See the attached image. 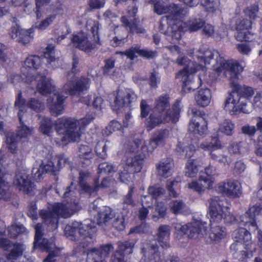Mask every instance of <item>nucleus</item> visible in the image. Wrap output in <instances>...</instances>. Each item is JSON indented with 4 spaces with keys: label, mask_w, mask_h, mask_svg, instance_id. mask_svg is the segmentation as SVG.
Returning a JSON list of instances; mask_svg holds the SVG:
<instances>
[{
    "label": "nucleus",
    "mask_w": 262,
    "mask_h": 262,
    "mask_svg": "<svg viewBox=\"0 0 262 262\" xmlns=\"http://www.w3.org/2000/svg\"><path fill=\"white\" fill-rule=\"evenodd\" d=\"M42 64L41 58L38 56L31 55L28 56L24 61L21 72L26 77V81L28 82L32 79L36 83L38 91L43 95L51 94L47 99V106L51 114L55 116L62 114L63 112V101L65 96L56 91L54 81L50 78L38 72Z\"/></svg>",
    "instance_id": "nucleus-1"
},
{
    "label": "nucleus",
    "mask_w": 262,
    "mask_h": 262,
    "mask_svg": "<svg viewBox=\"0 0 262 262\" xmlns=\"http://www.w3.org/2000/svg\"><path fill=\"white\" fill-rule=\"evenodd\" d=\"M167 130H160L155 133L150 139L143 143L136 139L132 143L129 149L132 152H138V155H127L123 169L119 173V178L124 183L129 182L134 172H139L142 168L144 158L148 156L158 146L163 145L167 136Z\"/></svg>",
    "instance_id": "nucleus-2"
},
{
    "label": "nucleus",
    "mask_w": 262,
    "mask_h": 262,
    "mask_svg": "<svg viewBox=\"0 0 262 262\" xmlns=\"http://www.w3.org/2000/svg\"><path fill=\"white\" fill-rule=\"evenodd\" d=\"M245 66L244 62L234 60H226L220 58L213 67V70L219 75L223 74L230 79V85L234 91L226 98L224 109L231 115H235L241 111L246 112L245 105L240 102L241 98L236 92L239 88L238 75L242 72Z\"/></svg>",
    "instance_id": "nucleus-3"
},
{
    "label": "nucleus",
    "mask_w": 262,
    "mask_h": 262,
    "mask_svg": "<svg viewBox=\"0 0 262 262\" xmlns=\"http://www.w3.org/2000/svg\"><path fill=\"white\" fill-rule=\"evenodd\" d=\"M194 56L199 62L197 66L195 65L196 61L188 62L185 58L180 56L177 59L179 64L185 65L184 68L177 74L176 78L182 81V89L186 92L193 90L201 84V77L200 76L196 77L198 83L195 84L192 73L199 70H202V72H204V67L210 64V60L213 58L214 53L211 50L203 48L197 51Z\"/></svg>",
    "instance_id": "nucleus-4"
},
{
    "label": "nucleus",
    "mask_w": 262,
    "mask_h": 262,
    "mask_svg": "<svg viewBox=\"0 0 262 262\" xmlns=\"http://www.w3.org/2000/svg\"><path fill=\"white\" fill-rule=\"evenodd\" d=\"M208 214L210 216V229L207 235L210 242H219L227 235L225 228L217 224L223 222L230 223L235 217L231 214L225 202L215 196L209 201Z\"/></svg>",
    "instance_id": "nucleus-5"
},
{
    "label": "nucleus",
    "mask_w": 262,
    "mask_h": 262,
    "mask_svg": "<svg viewBox=\"0 0 262 262\" xmlns=\"http://www.w3.org/2000/svg\"><path fill=\"white\" fill-rule=\"evenodd\" d=\"M169 106V97L167 95H161L156 100L154 111L146 122L149 130L163 123L178 121L183 107L181 100H177L171 108L168 110Z\"/></svg>",
    "instance_id": "nucleus-6"
},
{
    "label": "nucleus",
    "mask_w": 262,
    "mask_h": 262,
    "mask_svg": "<svg viewBox=\"0 0 262 262\" xmlns=\"http://www.w3.org/2000/svg\"><path fill=\"white\" fill-rule=\"evenodd\" d=\"M94 117L95 115L87 114L80 120L66 117L58 119L54 124L62 144L78 141L84 127L91 122Z\"/></svg>",
    "instance_id": "nucleus-7"
},
{
    "label": "nucleus",
    "mask_w": 262,
    "mask_h": 262,
    "mask_svg": "<svg viewBox=\"0 0 262 262\" xmlns=\"http://www.w3.org/2000/svg\"><path fill=\"white\" fill-rule=\"evenodd\" d=\"M80 24H85V27L90 30L93 36L91 37L83 32L73 34L72 41L74 46L85 52H90L94 49L99 41L98 30L99 24L98 21L85 17L78 20Z\"/></svg>",
    "instance_id": "nucleus-8"
},
{
    "label": "nucleus",
    "mask_w": 262,
    "mask_h": 262,
    "mask_svg": "<svg viewBox=\"0 0 262 262\" xmlns=\"http://www.w3.org/2000/svg\"><path fill=\"white\" fill-rule=\"evenodd\" d=\"M74 206H66L62 203H56L50 205L47 209H42L39 215L43 222L50 228V230H54L57 228L58 218L61 216L67 218L71 216L78 209L76 208L77 203L74 202Z\"/></svg>",
    "instance_id": "nucleus-9"
},
{
    "label": "nucleus",
    "mask_w": 262,
    "mask_h": 262,
    "mask_svg": "<svg viewBox=\"0 0 262 262\" xmlns=\"http://www.w3.org/2000/svg\"><path fill=\"white\" fill-rule=\"evenodd\" d=\"M206 226L207 223L201 220H195L184 225L177 224L175 226L176 238L179 241L201 238L206 233Z\"/></svg>",
    "instance_id": "nucleus-10"
},
{
    "label": "nucleus",
    "mask_w": 262,
    "mask_h": 262,
    "mask_svg": "<svg viewBox=\"0 0 262 262\" xmlns=\"http://www.w3.org/2000/svg\"><path fill=\"white\" fill-rule=\"evenodd\" d=\"M96 231V224L91 220H85L82 223L74 222L64 228L65 235L72 240L78 239V235L91 239Z\"/></svg>",
    "instance_id": "nucleus-11"
},
{
    "label": "nucleus",
    "mask_w": 262,
    "mask_h": 262,
    "mask_svg": "<svg viewBox=\"0 0 262 262\" xmlns=\"http://www.w3.org/2000/svg\"><path fill=\"white\" fill-rule=\"evenodd\" d=\"M35 235L34 242V247L39 248L41 251H46L49 252L47 257L43 262H55L54 257L58 254V250L55 247L53 241L49 242L45 238L41 239L42 225L38 224L35 226Z\"/></svg>",
    "instance_id": "nucleus-12"
},
{
    "label": "nucleus",
    "mask_w": 262,
    "mask_h": 262,
    "mask_svg": "<svg viewBox=\"0 0 262 262\" xmlns=\"http://www.w3.org/2000/svg\"><path fill=\"white\" fill-rule=\"evenodd\" d=\"M154 6V11L158 15L168 14L166 16L167 20H176L182 17V10L179 6L176 4L167 5L163 0H150Z\"/></svg>",
    "instance_id": "nucleus-13"
},
{
    "label": "nucleus",
    "mask_w": 262,
    "mask_h": 262,
    "mask_svg": "<svg viewBox=\"0 0 262 262\" xmlns=\"http://www.w3.org/2000/svg\"><path fill=\"white\" fill-rule=\"evenodd\" d=\"M15 107L18 110V117L20 121V125L18 127L17 137L20 139H28L33 133V128L28 126L22 122L23 119L27 117L26 111V106L23 99L19 95L15 102Z\"/></svg>",
    "instance_id": "nucleus-14"
},
{
    "label": "nucleus",
    "mask_w": 262,
    "mask_h": 262,
    "mask_svg": "<svg viewBox=\"0 0 262 262\" xmlns=\"http://www.w3.org/2000/svg\"><path fill=\"white\" fill-rule=\"evenodd\" d=\"M137 95L125 90H118L110 96L111 105L113 110L117 111L137 100Z\"/></svg>",
    "instance_id": "nucleus-15"
},
{
    "label": "nucleus",
    "mask_w": 262,
    "mask_h": 262,
    "mask_svg": "<svg viewBox=\"0 0 262 262\" xmlns=\"http://www.w3.org/2000/svg\"><path fill=\"white\" fill-rule=\"evenodd\" d=\"M233 238L237 243H243L246 249L245 257H251L255 250V244L251 241V236L245 228H240L235 230L232 234Z\"/></svg>",
    "instance_id": "nucleus-16"
},
{
    "label": "nucleus",
    "mask_w": 262,
    "mask_h": 262,
    "mask_svg": "<svg viewBox=\"0 0 262 262\" xmlns=\"http://www.w3.org/2000/svg\"><path fill=\"white\" fill-rule=\"evenodd\" d=\"M204 25V21L200 18H192L187 23L178 19L173 23L172 28L175 32L177 39H179L181 36V32H194L202 28Z\"/></svg>",
    "instance_id": "nucleus-17"
},
{
    "label": "nucleus",
    "mask_w": 262,
    "mask_h": 262,
    "mask_svg": "<svg viewBox=\"0 0 262 262\" xmlns=\"http://www.w3.org/2000/svg\"><path fill=\"white\" fill-rule=\"evenodd\" d=\"M3 156L2 150H0V200L7 201L10 198L9 192V185L7 182L5 168L3 167ZM5 225L0 220V234L5 232Z\"/></svg>",
    "instance_id": "nucleus-18"
},
{
    "label": "nucleus",
    "mask_w": 262,
    "mask_h": 262,
    "mask_svg": "<svg viewBox=\"0 0 262 262\" xmlns=\"http://www.w3.org/2000/svg\"><path fill=\"white\" fill-rule=\"evenodd\" d=\"M262 210L261 202H257L250 207L249 210L240 217L241 223L249 228L252 231L257 229V225L255 222V217L258 215Z\"/></svg>",
    "instance_id": "nucleus-19"
},
{
    "label": "nucleus",
    "mask_w": 262,
    "mask_h": 262,
    "mask_svg": "<svg viewBox=\"0 0 262 262\" xmlns=\"http://www.w3.org/2000/svg\"><path fill=\"white\" fill-rule=\"evenodd\" d=\"M235 23L234 29L236 31L235 35L238 41H247L250 39V33L249 29L251 25V20L243 17H237L233 20Z\"/></svg>",
    "instance_id": "nucleus-20"
},
{
    "label": "nucleus",
    "mask_w": 262,
    "mask_h": 262,
    "mask_svg": "<svg viewBox=\"0 0 262 262\" xmlns=\"http://www.w3.org/2000/svg\"><path fill=\"white\" fill-rule=\"evenodd\" d=\"M194 116L191 120L189 125V130L194 134L202 136L207 130V124L203 118L204 113L198 111H192Z\"/></svg>",
    "instance_id": "nucleus-21"
},
{
    "label": "nucleus",
    "mask_w": 262,
    "mask_h": 262,
    "mask_svg": "<svg viewBox=\"0 0 262 262\" xmlns=\"http://www.w3.org/2000/svg\"><path fill=\"white\" fill-rule=\"evenodd\" d=\"M217 190L223 194L230 198L239 197L241 193V185L236 180H228L219 184Z\"/></svg>",
    "instance_id": "nucleus-22"
},
{
    "label": "nucleus",
    "mask_w": 262,
    "mask_h": 262,
    "mask_svg": "<svg viewBox=\"0 0 262 262\" xmlns=\"http://www.w3.org/2000/svg\"><path fill=\"white\" fill-rule=\"evenodd\" d=\"M90 80L88 78L82 77L75 81L74 79L69 80L64 84L63 90L67 94L71 95L80 94L89 88Z\"/></svg>",
    "instance_id": "nucleus-23"
},
{
    "label": "nucleus",
    "mask_w": 262,
    "mask_h": 262,
    "mask_svg": "<svg viewBox=\"0 0 262 262\" xmlns=\"http://www.w3.org/2000/svg\"><path fill=\"white\" fill-rule=\"evenodd\" d=\"M34 29L33 27L28 29L21 28L18 25L12 27L9 35L11 38L16 39L17 41L23 45L28 44L33 38Z\"/></svg>",
    "instance_id": "nucleus-24"
},
{
    "label": "nucleus",
    "mask_w": 262,
    "mask_h": 262,
    "mask_svg": "<svg viewBox=\"0 0 262 262\" xmlns=\"http://www.w3.org/2000/svg\"><path fill=\"white\" fill-rule=\"evenodd\" d=\"M0 246L4 250H8L10 248L11 252L7 256V260L6 262H16L15 260L19 256L21 255L23 250H24V245L21 244L11 245L10 242L7 239H2L0 242ZM0 262H6L2 258L0 257Z\"/></svg>",
    "instance_id": "nucleus-25"
},
{
    "label": "nucleus",
    "mask_w": 262,
    "mask_h": 262,
    "mask_svg": "<svg viewBox=\"0 0 262 262\" xmlns=\"http://www.w3.org/2000/svg\"><path fill=\"white\" fill-rule=\"evenodd\" d=\"M164 192V188L158 185L150 186L148 188V193L155 200V203H157L156 210L161 217H164L166 214V207L164 203L159 202V199L163 196Z\"/></svg>",
    "instance_id": "nucleus-26"
},
{
    "label": "nucleus",
    "mask_w": 262,
    "mask_h": 262,
    "mask_svg": "<svg viewBox=\"0 0 262 262\" xmlns=\"http://www.w3.org/2000/svg\"><path fill=\"white\" fill-rule=\"evenodd\" d=\"M113 250L112 245L102 246L101 249H93L88 253L87 262H106L105 258Z\"/></svg>",
    "instance_id": "nucleus-27"
},
{
    "label": "nucleus",
    "mask_w": 262,
    "mask_h": 262,
    "mask_svg": "<svg viewBox=\"0 0 262 262\" xmlns=\"http://www.w3.org/2000/svg\"><path fill=\"white\" fill-rule=\"evenodd\" d=\"M134 243L130 242H121L118 244L119 249L112 255L111 262H126L124 260L123 253L125 254L133 252Z\"/></svg>",
    "instance_id": "nucleus-28"
},
{
    "label": "nucleus",
    "mask_w": 262,
    "mask_h": 262,
    "mask_svg": "<svg viewBox=\"0 0 262 262\" xmlns=\"http://www.w3.org/2000/svg\"><path fill=\"white\" fill-rule=\"evenodd\" d=\"M89 212L94 215H95V212H98L97 224L98 225L106 223L113 217L112 209L110 207H104L99 212L97 210L96 202L91 205Z\"/></svg>",
    "instance_id": "nucleus-29"
},
{
    "label": "nucleus",
    "mask_w": 262,
    "mask_h": 262,
    "mask_svg": "<svg viewBox=\"0 0 262 262\" xmlns=\"http://www.w3.org/2000/svg\"><path fill=\"white\" fill-rule=\"evenodd\" d=\"M142 252L145 258L148 259V262H162L157 250L156 241L154 240L149 244H146L142 248Z\"/></svg>",
    "instance_id": "nucleus-30"
},
{
    "label": "nucleus",
    "mask_w": 262,
    "mask_h": 262,
    "mask_svg": "<svg viewBox=\"0 0 262 262\" xmlns=\"http://www.w3.org/2000/svg\"><path fill=\"white\" fill-rule=\"evenodd\" d=\"M213 180L201 174L198 181H193L188 184V188L198 192L204 191L212 187Z\"/></svg>",
    "instance_id": "nucleus-31"
},
{
    "label": "nucleus",
    "mask_w": 262,
    "mask_h": 262,
    "mask_svg": "<svg viewBox=\"0 0 262 262\" xmlns=\"http://www.w3.org/2000/svg\"><path fill=\"white\" fill-rule=\"evenodd\" d=\"M14 184L18 188L25 192H29L32 190V186L29 174L25 170L18 172L15 178Z\"/></svg>",
    "instance_id": "nucleus-32"
},
{
    "label": "nucleus",
    "mask_w": 262,
    "mask_h": 262,
    "mask_svg": "<svg viewBox=\"0 0 262 262\" xmlns=\"http://www.w3.org/2000/svg\"><path fill=\"white\" fill-rule=\"evenodd\" d=\"M57 170L53 163L51 161L43 162L38 167H34L32 169V174L36 181L42 179V176L46 172H55Z\"/></svg>",
    "instance_id": "nucleus-33"
},
{
    "label": "nucleus",
    "mask_w": 262,
    "mask_h": 262,
    "mask_svg": "<svg viewBox=\"0 0 262 262\" xmlns=\"http://www.w3.org/2000/svg\"><path fill=\"white\" fill-rule=\"evenodd\" d=\"M122 54H124L130 59H133L137 56V55H141L147 58H151L157 55L156 52H152L147 50L140 49V47L136 46L132 47L124 53L120 52Z\"/></svg>",
    "instance_id": "nucleus-34"
},
{
    "label": "nucleus",
    "mask_w": 262,
    "mask_h": 262,
    "mask_svg": "<svg viewBox=\"0 0 262 262\" xmlns=\"http://www.w3.org/2000/svg\"><path fill=\"white\" fill-rule=\"evenodd\" d=\"M91 178V173L88 170H82L79 173V184L81 188L86 192L92 194L97 190V180H95L94 186L91 187L87 184V181Z\"/></svg>",
    "instance_id": "nucleus-35"
},
{
    "label": "nucleus",
    "mask_w": 262,
    "mask_h": 262,
    "mask_svg": "<svg viewBox=\"0 0 262 262\" xmlns=\"http://www.w3.org/2000/svg\"><path fill=\"white\" fill-rule=\"evenodd\" d=\"M211 91L207 88L200 89L195 93L194 97L195 100L198 105L202 107L208 106L211 102Z\"/></svg>",
    "instance_id": "nucleus-36"
},
{
    "label": "nucleus",
    "mask_w": 262,
    "mask_h": 262,
    "mask_svg": "<svg viewBox=\"0 0 262 262\" xmlns=\"http://www.w3.org/2000/svg\"><path fill=\"white\" fill-rule=\"evenodd\" d=\"M173 162L170 159H166L160 161L157 165V169L159 175L167 178L172 173Z\"/></svg>",
    "instance_id": "nucleus-37"
},
{
    "label": "nucleus",
    "mask_w": 262,
    "mask_h": 262,
    "mask_svg": "<svg viewBox=\"0 0 262 262\" xmlns=\"http://www.w3.org/2000/svg\"><path fill=\"white\" fill-rule=\"evenodd\" d=\"M198 147L199 148V146ZM199 147L205 151H209L210 154L221 149L223 145L218 138L212 137L209 140L202 142Z\"/></svg>",
    "instance_id": "nucleus-38"
},
{
    "label": "nucleus",
    "mask_w": 262,
    "mask_h": 262,
    "mask_svg": "<svg viewBox=\"0 0 262 262\" xmlns=\"http://www.w3.org/2000/svg\"><path fill=\"white\" fill-rule=\"evenodd\" d=\"M196 150V146L194 144L185 142H179L177 147V151L185 158H190L193 156Z\"/></svg>",
    "instance_id": "nucleus-39"
},
{
    "label": "nucleus",
    "mask_w": 262,
    "mask_h": 262,
    "mask_svg": "<svg viewBox=\"0 0 262 262\" xmlns=\"http://www.w3.org/2000/svg\"><path fill=\"white\" fill-rule=\"evenodd\" d=\"M44 56L47 59L48 67L56 68L59 66L58 58L55 57L54 46L49 45L44 52Z\"/></svg>",
    "instance_id": "nucleus-40"
},
{
    "label": "nucleus",
    "mask_w": 262,
    "mask_h": 262,
    "mask_svg": "<svg viewBox=\"0 0 262 262\" xmlns=\"http://www.w3.org/2000/svg\"><path fill=\"white\" fill-rule=\"evenodd\" d=\"M170 233V228L168 226L162 225L160 226L158 230L159 241L161 242V246L163 248H166L169 246L167 240L169 238Z\"/></svg>",
    "instance_id": "nucleus-41"
},
{
    "label": "nucleus",
    "mask_w": 262,
    "mask_h": 262,
    "mask_svg": "<svg viewBox=\"0 0 262 262\" xmlns=\"http://www.w3.org/2000/svg\"><path fill=\"white\" fill-rule=\"evenodd\" d=\"M199 170V162L196 160H189L186 163L185 175L190 178L195 177Z\"/></svg>",
    "instance_id": "nucleus-42"
},
{
    "label": "nucleus",
    "mask_w": 262,
    "mask_h": 262,
    "mask_svg": "<svg viewBox=\"0 0 262 262\" xmlns=\"http://www.w3.org/2000/svg\"><path fill=\"white\" fill-rule=\"evenodd\" d=\"M234 124L228 119L221 120L219 124V131L227 135L231 136L234 132Z\"/></svg>",
    "instance_id": "nucleus-43"
},
{
    "label": "nucleus",
    "mask_w": 262,
    "mask_h": 262,
    "mask_svg": "<svg viewBox=\"0 0 262 262\" xmlns=\"http://www.w3.org/2000/svg\"><path fill=\"white\" fill-rule=\"evenodd\" d=\"M203 26V33L207 36L212 37L217 41L221 40L226 35L225 31H223L221 34H219V33H215L213 26L210 24H204Z\"/></svg>",
    "instance_id": "nucleus-44"
},
{
    "label": "nucleus",
    "mask_w": 262,
    "mask_h": 262,
    "mask_svg": "<svg viewBox=\"0 0 262 262\" xmlns=\"http://www.w3.org/2000/svg\"><path fill=\"white\" fill-rule=\"evenodd\" d=\"M121 21L124 26L129 28V31L132 33L143 34L145 32L142 27L137 24L135 19L133 23L130 24L129 20L125 16H123L121 17Z\"/></svg>",
    "instance_id": "nucleus-45"
},
{
    "label": "nucleus",
    "mask_w": 262,
    "mask_h": 262,
    "mask_svg": "<svg viewBox=\"0 0 262 262\" xmlns=\"http://www.w3.org/2000/svg\"><path fill=\"white\" fill-rule=\"evenodd\" d=\"M39 130L45 135L50 136L53 132V122L49 118L43 117L40 121Z\"/></svg>",
    "instance_id": "nucleus-46"
},
{
    "label": "nucleus",
    "mask_w": 262,
    "mask_h": 262,
    "mask_svg": "<svg viewBox=\"0 0 262 262\" xmlns=\"http://www.w3.org/2000/svg\"><path fill=\"white\" fill-rule=\"evenodd\" d=\"M19 95H20V97L23 99V98L21 97V93H19L16 99L18 98V97L19 96ZM23 99H24V100H25V99L24 98H23ZM24 102H25V105L26 106V111H27V106H28L29 108H30L31 109H32V110H33L36 112H38L43 110L45 107L44 104L42 102H41L40 101H39L38 100L34 99V98L30 99L28 101L27 104L25 103V101H24ZM26 112H27V111H26ZM27 113L28 114V113Z\"/></svg>",
    "instance_id": "nucleus-47"
},
{
    "label": "nucleus",
    "mask_w": 262,
    "mask_h": 262,
    "mask_svg": "<svg viewBox=\"0 0 262 262\" xmlns=\"http://www.w3.org/2000/svg\"><path fill=\"white\" fill-rule=\"evenodd\" d=\"M169 208L174 214H179L185 208V204L181 200H172L169 204Z\"/></svg>",
    "instance_id": "nucleus-48"
},
{
    "label": "nucleus",
    "mask_w": 262,
    "mask_h": 262,
    "mask_svg": "<svg viewBox=\"0 0 262 262\" xmlns=\"http://www.w3.org/2000/svg\"><path fill=\"white\" fill-rule=\"evenodd\" d=\"M79 156L80 158L89 160L93 157L94 154L92 148L88 145H81L79 147Z\"/></svg>",
    "instance_id": "nucleus-49"
},
{
    "label": "nucleus",
    "mask_w": 262,
    "mask_h": 262,
    "mask_svg": "<svg viewBox=\"0 0 262 262\" xmlns=\"http://www.w3.org/2000/svg\"><path fill=\"white\" fill-rule=\"evenodd\" d=\"M128 212V210H125V215L119 214L115 217L113 223V226L114 228L119 230H123L125 228V217Z\"/></svg>",
    "instance_id": "nucleus-50"
},
{
    "label": "nucleus",
    "mask_w": 262,
    "mask_h": 262,
    "mask_svg": "<svg viewBox=\"0 0 262 262\" xmlns=\"http://www.w3.org/2000/svg\"><path fill=\"white\" fill-rule=\"evenodd\" d=\"M201 3L209 12L214 13L219 11L220 3L218 1L201 0Z\"/></svg>",
    "instance_id": "nucleus-51"
},
{
    "label": "nucleus",
    "mask_w": 262,
    "mask_h": 262,
    "mask_svg": "<svg viewBox=\"0 0 262 262\" xmlns=\"http://www.w3.org/2000/svg\"><path fill=\"white\" fill-rule=\"evenodd\" d=\"M210 156L212 160L224 165H229L231 162V160L230 157L224 155L217 154L215 152H211L210 154Z\"/></svg>",
    "instance_id": "nucleus-52"
},
{
    "label": "nucleus",
    "mask_w": 262,
    "mask_h": 262,
    "mask_svg": "<svg viewBox=\"0 0 262 262\" xmlns=\"http://www.w3.org/2000/svg\"><path fill=\"white\" fill-rule=\"evenodd\" d=\"M23 73V77H20L18 75H13L11 76L9 78V81H10L11 83L13 84H16L17 83L21 82L24 81V82L27 83L31 85V87H33L34 85L36 84V83H34V81L32 79H30V81L28 82L26 81V77L24 75V72Z\"/></svg>",
    "instance_id": "nucleus-53"
},
{
    "label": "nucleus",
    "mask_w": 262,
    "mask_h": 262,
    "mask_svg": "<svg viewBox=\"0 0 262 262\" xmlns=\"http://www.w3.org/2000/svg\"><path fill=\"white\" fill-rule=\"evenodd\" d=\"M55 18V14L49 15L36 26V28L40 31L46 30L53 22Z\"/></svg>",
    "instance_id": "nucleus-54"
},
{
    "label": "nucleus",
    "mask_w": 262,
    "mask_h": 262,
    "mask_svg": "<svg viewBox=\"0 0 262 262\" xmlns=\"http://www.w3.org/2000/svg\"><path fill=\"white\" fill-rule=\"evenodd\" d=\"M17 137L13 135L8 136L7 137L6 142L7 147L8 150L12 153H15L17 150Z\"/></svg>",
    "instance_id": "nucleus-55"
},
{
    "label": "nucleus",
    "mask_w": 262,
    "mask_h": 262,
    "mask_svg": "<svg viewBox=\"0 0 262 262\" xmlns=\"http://www.w3.org/2000/svg\"><path fill=\"white\" fill-rule=\"evenodd\" d=\"M25 231L26 228L25 227L20 225H13L9 228V232L12 237H15L19 234Z\"/></svg>",
    "instance_id": "nucleus-56"
},
{
    "label": "nucleus",
    "mask_w": 262,
    "mask_h": 262,
    "mask_svg": "<svg viewBox=\"0 0 262 262\" xmlns=\"http://www.w3.org/2000/svg\"><path fill=\"white\" fill-rule=\"evenodd\" d=\"M106 143L104 141L97 143L95 147V152L101 158H104L106 156Z\"/></svg>",
    "instance_id": "nucleus-57"
},
{
    "label": "nucleus",
    "mask_w": 262,
    "mask_h": 262,
    "mask_svg": "<svg viewBox=\"0 0 262 262\" xmlns=\"http://www.w3.org/2000/svg\"><path fill=\"white\" fill-rule=\"evenodd\" d=\"M177 183L178 181L174 180H169L167 181V188L169 191V194L171 197L177 198L178 196V193L172 188V187L176 186Z\"/></svg>",
    "instance_id": "nucleus-58"
},
{
    "label": "nucleus",
    "mask_w": 262,
    "mask_h": 262,
    "mask_svg": "<svg viewBox=\"0 0 262 262\" xmlns=\"http://www.w3.org/2000/svg\"><path fill=\"white\" fill-rule=\"evenodd\" d=\"M253 107L255 108L262 109V92H257L252 102Z\"/></svg>",
    "instance_id": "nucleus-59"
},
{
    "label": "nucleus",
    "mask_w": 262,
    "mask_h": 262,
    "mask_svg": "<svg viewBox=\"0 0 262 262\" xmlns=\"http://www.w3.org/2000/svg\"><path fill=\"white\" fill-rule=\"evenodd\" d=\"M141 117L142 118L146 117L150 111V106L147 103L145 100H142L140 104Z\"/></svg>",
    "instance_id": "nucleus-60"
},
{
    "label": "nucleus",
    "mask_w": 262,
    "mask_h": 262,
    "mask_svg": "<svg viewBox=\"0 0 262 262\" xmlns=\"http://www.w3.org/2000/svg\"><path fill=\"white\" fill-rule=\"evenodd\" d=\"M48 9L52 11L53 14H55L56 15V13H60L63 11V5L61 2H58L53 4Z\"/></svg>",
    "instance_id": "nucleus-61"
},
{
    "label": "nucleus",
    "mask_w": 262,
    "mask_h": 262,
    "mask_svg": "<svg viewBox=\"0 0 262 262\" xmlns=\"http://www.w3.org/2000/svg\"><path fill=\"white\" fill-rule=\"evenodd\" d=\"M149 226L145 223H142L139 226L130 229V233H145L149 231Z\"/></svg>",
    "instance_id": "nucleus-62"
},
{
    "label": "nucleus",
    "mask_w": 262,
    "mask_h": 262,
    "mask_svg": "<svg viewBox=\"0 0 262 262\" xmlns=\"http://www.w3.org/2000/svg\"><path fill=\"white\" fill-rule=\"evenodd\" d=\"M141 201L143 206L149 208L152 207L154 203H156L155 200L149 193L148 195L144 196Z\"/></svg>",
    "instance_id": "nucleus-63"
},
{
    "label": "nucleus",
    "mask_w": 262,
    "mask_h": 262,
    "mask_svg": "<svg viewBox=\"0 0 262 262\" xmlns=\"http://www.w3.org/2000/svg\"><path fill=\"white\" fill-rule=\"evenodd\" d=\"M133 193V188H130L128 193L127 195L125 196L123 200V203L124 204H126L127 205H130L132 207H134L135 206L136 203L135 201L133 200L132 195Z\"/></svg>",
    "instance_id": "nucleus-64"
}]
</instances>
